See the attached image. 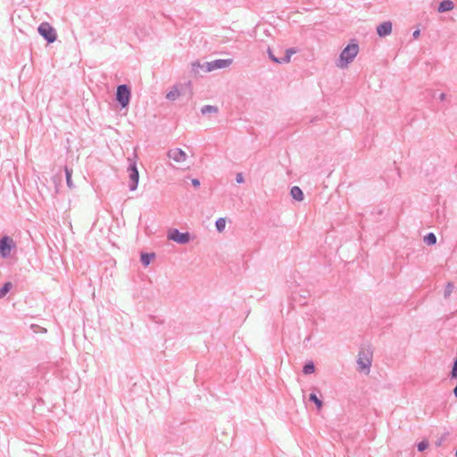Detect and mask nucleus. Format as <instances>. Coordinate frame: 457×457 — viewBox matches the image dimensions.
<instances>
[{"label": "nucleus", "mask_w": 457, "mask_h": 457, "mask_svg": "<svg viewBox=\"0 0 457 457\" xmlns=\"http://www.w3.org/2000/svg\"><path fill=\"white\" fill-rule=\"evenodd\" d=\"M129 167H128V172L129 177V187L130 191H134L137 189L139 180V172L137 168V162L136 161H133L129 158Z\"/></svg>", "instance_id": "7"}, {"label": "nucleus", "mask_w": 457, "mask_h": 457, "mask_svg": "<svg viewBox=\"0 0 457 457\" xmlns=\"http://www.w3.org/2000/svg\"><path fill=\"white\" fill-rule=\"evenodd\" d=\"M211 69L218 70V69H223L226 67H228L232 63L231 59H217L214 61H212Z\"/></svg>", "instance_id": "11"}, {"label": "nucleus", "mask_w": 457, "mask_h": 457, "mask_svg": "<svg viewBox=\"0 0 457 457\" xmlns=\"http://www.w3.org/2000/svg\"><path fill=\"white\" fill-rule=\"evenodd\" d=\"M296 53V49L294 47L287 48L283 57H281L282 63H287L291 60L292 54Z\"/></svg>", "instance_id": "16"}, {"label": "nucleus", "mask_w": 457, "mask_h": 457, "mask_svg": "<svg viewBox=\"0 0 457 457\" xmlns=\"http://www.w3.org/2000/svg\"><path fill=\"white\" fill-rule=\"evenodd\" d=\"M236 181L237 183L238 184H241L245 181L244 179V177H243V174L242 173H237V176H236Z\"/></svg>", "instance_id": "29"}, {"label": "nucleus", "mask_w": 457, "mask_h": 457, "mask_svg": "<svg viewBox=\"0 0 457 457\" xmlns=\"http://www.w3.org/2000/svg\"><path fill=\"white\" fill-rule=\"evenodd\" d=\"M445 96L446 95L445 93H441L438 97L441 101H444L445 99Z\"/></svg>", "instance_id": "33"}, {"label": "nucleus", "mask_w": 457, "mask_h": 457, "mask_svg": "<svg viewBox=\"0 0 457 457\" xmlns=\"http://www.w3.org/2000/svg\"><path fill=\"white\" fill-rule=\"evenodd\" d=\"M218 111H219V109H218L217 106L209 105V104L204 105L201 108V112H202L203 115H205L207 113H217Z\"/></svg>", "instance_id": "18"}, {"label": "nucleus", "mask_w": 457, "mask_h": 457, "mask_svg": "<svg viewBox=\"0 0 457 457\" xmlns=\"http://www.w3.org/2000/svg\"><path fill=\"white\" fill-rule=\"evenodd\" d=\"M453 284L452 282H448L445 288V292H444V295H445V297L447 298L448 296H450V295L452 294L453 290Z\"/></svg>", "instance_id": "25"}, {"label": "nucleus", "mask_w": 457, "mask_h": 457, "mask_svg": "<svg viewBox=\"0 0 457 457\" xmlns=\"http://www.w3.org/2000/svg\"><path fill=\"white\" fill-rule=\"evenodd\" d=\"M372 362V353L370 351L361 350L358 353V370L365 373L370 372Z\"/></svg>", "instance_id": "4"}, {"label": "nucleus", "mask_w": 457, "mask_h": 457, "mask_svg": "<svg viewBox=\"0 0 457 457\" xmlns=\"http://www.w3.org/2000/svg\"><path fill=\"white\" fill-rule=\"evenodd\" d=\"M420 34V29H416V30H414V31H413V33H412V37L416 39V38H418V37H419Z\"/></svg>", "instance_id": "32"}, {"label": "nucleus", "mask_w": 457, "mask_h": 457, "mask_svg": "<svg viewBox=\"0 0 457 457\" xmlns=\"http://www.w3.org/2000/svg\"><path fill=\"white\" fill-rule=\"evenodd\" d=\"M309 400L316 405L318 410H320L322 408L323 402L317 396L315 392L310 394Z\"/></svg>", "instance_id": "17"}, {"label": "nucleus", "mask_w": 457, "mask_h": 457, "mask_svg": "<svg viewBox=\"0 0 457 457\" xmlns=\"http://www.w3.org/2000/svg\"><path fill=\"white\" fill-rule=\"evenodd\" d=\"M385 210L383 208H378L374 212H372V214L374 216H380L384 213Z\"/></svg>", "instance_id": "30"}, {"label": "nucleus", "mask_w": 457, "mask_h": 457, "mask_svg": "<svg viewBox=\"0 0 457 457\" xmlns=\"http://www.w3.org/2000/svg\"><path fill=\"white\" fill-rule=\"evenodd\" d=\"M424 242L428 245H432L436 243V237L434 233L429 232L424 237Z\"/></svg>", "instance_id": "21"}, {"label": "nucleus", "mask_w": 457, "mask_h": 457, "mask_svg": "<svg viewBox=\"0 0 457 457\" xmlns=\"http://www.w3.org/2000/svg\"><path fill=\"white\" fill-rule=\"evenodd\" d=\"M226 226V220L224 218H219L215 221V227L218 232H222Z\"/></svg>", "instance_id": "23"}, {"label": "nucleus", "mask_w": 457, "mask_h": 457, "mask_svg": "<svg viewBox=\"0 0 457 457\" xmlns=\"http://www.w3.org/2000/svg\"><path fill=\"white\" fill-rule=\"evenodd\" d=\"M167 238L179 245H186L191 240L189 232H180L178 228H171L168 231Z\"/></svg>", "instance_id": "6"}, {"label": "nucleus", "mask_w": 457, "mask_h": 457, "mask_svg": "<svg viewBox=\"0 0 457 457\" xmlns=\"http://www.w3.org/2000/svg\"><path fill=\"white\" fill-rule=\"evenodd\" d=\"M168 156L176 162H182L187 159V154L180 148L170 149L168 152Z\"/></svg>", "instance_id": "9"}, {"label": "nucleus", "mask_w": 457, "mask_h": 457, "mask_svg": "<svg viewBox=\"0 0 457 457\" xmlns=\"http://www.w3.org/2000/svg\"><path fill=\"white\" fill-rule=\"evenodd\" d=\"M192 185H193L195 187H199V186H200V181H199V179H192Z\"/></svg>", "instance_id": "31"}, {"label": "nucleus", "mask_w": 457, "mask_h": 457, "mask_svg": "<svg viewBox=\"0 0 457 457\" xmlns=\"http://www.w3.org/2000/svg\"><path fill=\"white\" fill-rule=\"evenodd\" d=\"M64 171H65V177H66V183H67V186L70 187V188H72L74 186H73V183H72V180H71V176H72V170L71 169H69L67 166L64 168Z\"/></svg>", "instance_id": "20"}, {"label": "nucleus", "mask_w": 457, "mask_h": 457, "mask_svg": "<svg viewBox=\"0 0 457 457\" xmlns=\"http://www.w3.org/2000/svg\"><path fill=\"white\" fill-rule=\"evenodd\" d=\"M359 53V45L353 40L348 44L340 53L339 60L337 65L340 68L346 67L350 62L353 61Z\"/></svg>", "instance_id": "1"}, {"label": "nucleus", "mask_w": 457, "mask_h": 457, "mask_svg": "<svg viewBox=\"0 0 457 457\" xmlns=\"http://www.w3.org/2000/svg\"><path fill=\"white\" fill-rule=\"evenodd\" d=\"M310 292L306 289H300L299 291H294L292 293L293 300L302 306L307 303V300L310 297Z\"/></svg>", "instance_id": "8"}, {"label": "nucleus", "mask_w": 457, "mask_h": 457, "mask_svg": "<svg viewBox=\"0 0 457 457\" xmlns=\"http://www.w3.org/2000/svg\"><path fill=\"white\" fill-rule=\"evenodd\" d=\"M155 257L154 253H142L140 256V262L144 266H148L153 259Z\"/></svg>", "instance_id": "15"}, {"label": "nucleus", "mask_w": 457, "mask_h": 457, "mask_svg": "<svg viewBox=\"0 0 457 457\" xmlns=\"http://www.w3.org/2000/svg\"><path fill=\"white\" fill-rule=\"evenodd\" d=\"M268 54H269V57H270V58L274 62H276V63H279V64H281V63H282V62H281V58H278V57H276V56L273 54V53H272V51L270 50V48H269V49H268Z\"/></svg>", "instance_id": "27"}, {"label": "nucleus", "mask_w": 457, "mask_h": 457, "mask_svg": "<svg viewBox=\"0 0 457 457\" xmlns=\"http://www.w3.org/2000/svg\"><path fill=\"white\" fill-rule=\"evenodd\" d=\"M428 447V441H426V440H422V441H420V442L417 445V448H418V451H419V452H423V451H425Z\"/></svg>", "instance_id": "26"}, {"label": "nucleus", "mask_w": 457, "mask_h": 457, "mask_svg": "<svg viewBox=\"0 0 457 457\" xmlns=\"http://www.w3.org/2000/svg\"><path fill=\"white\" fill-rule=\"evenodd\" d=\"M179 95H180V92L179 91L178 87H174L173 89H171L170 92H168V94L166 95V98L170 101H174L179 97Z\"/></svg>", "instance_id": "22"}, {"label": "nucleus", "mask_w": 457, "mask_h": 457, "mask_svg": "<svg viewBox=\"0 0 457 457\" xmlns=\"http://www.w3.org/2000/svg\"><path fill=\"white\" fill-rule=\"evenodd\" d=\"M453 7H454V4H453V1H451V0H443L442 2L439 3V5L437 7V11L439 12H445L453 10Z\"/></svg>", "instance_id": "14"}, {"label": "nucleus", "mask_w": 457, "mask_h": 457, "mask_svg": "<svg viewBox=\"0 0 457 457\" xmlns=\"http://www.w3.org/2000/svg\"><path fill=\"white\" fill-rule=\"evenodd\" d=\"M12 288V283L6 282L0 288V298L4 297Z\"/></svg>", "instance_id": "24"}, {"label": "nucleus", "mask_w": 457, "mask_h": 457, "mask_svg": "<svg viewBox=\"0 0 457 457\" xmlns=\"http://www.w3.org/2000/svg\"><path fill=\"white\" fill-rule=\"evenodd\" d=\"M131 97L130 87L126 85H119L116 91V101L120 104L122 108L129 105Z\"/></svg>", "instance_id": "3"}, {"label": "nucleus", "mask_w": 457, "mask_h": 457, "mask_svg": "<svg viewBox=\"0 0 457 457\" xmlns=\"http://www.w3.org/2000/svg\"><path fill=\"white\" fill-rule=\"evenodd\" d=\"M290 195L292 196L293 199L298 202L303 201L304 196L303 190L297 186H294L291 187Z\"/></svg>", "instance_id": "13"}, {"label": "nucleus", "mask_w": 457, "mask_h": 457, "mask_svg": "<svg viewBox=\"0 0 457 457\" xmlns=\"http://www.w3.org/2000/svg\"><path fill=\"white\" fill-rule=\"evenodd\" d=\"M315 371V365L312 361L306 362L303 367V372L305 375L312 374Z\"/></svg>", "instance_id": "19"}, {"label": "nucleus", "mask_w": 457, "mask_h": 457, "mask_svg": "<svg viewBox=\"0 0 457 457\" xmlns=\"http://www.w3.org/2000/svg\"><path fill=\"white\" fill-rule=\"evenodd\" d=\"M17 245L13 238L9 236H3L0 238V256L6 259L11 256L12 250L16 249Z\"/></svg>", "instance_id": "2"}, {"label": "nucleus", "mask_w": 457, "mask_h": 457, "mask_svg": "<svg viewBox=\"0 0 457 457\" xmlns=\"http://www.w3.org/2000/svg\"><path fill=\"white\" fill-rule=\"evenodd\" d=\"M37 31L49 44L54 43L57 38L55 29L48 22L41 23L37 28Z\"/></svg>", "instance_id": "5"}, {"label": "nucleus", "mask_w": 457, "mask_h": 457, "mask_svg": "<svg viewBox=\"0 0 457 457\" xmlns=\"http://www.w3.org/2000/svg\"><path fill=\"white\" fill-rule=\"evenodd\" d=\"M455 457H457V449H456V452H455Z\"/></svg>", "instance_id": "34"}, {"label": "nucleus", "mask_w": 457, "mask_h": 457, "mask_svg": "<svg viewBox=\"0 0 457 457\" xmlns=\"http://www.w3.org/2000/svg\"><path fill=\"white\" fill-rule=\"evenodd\" d=\"M392 32V22L384 21L377 27V33L379 37H384L390 35Z\"/></svg>", "instance_id": "10"}, {"label": "nucleus", "mask_w": 457, "mask_h": 457, "mask_svg": "<svg viewBox=\"0 0 457 457\" xmlns=\"http://www.w3.org/2000/svg\"><path fill=\"white\" fill-rule=\"evenodd\" d=\"M447 433L445 434L443 436H441L438 440L436 441V446H440L442 445V443L446 439V436H447Z\"/></svg>", "instance_id": "28"}, {"label": "nucleus", "mask_w": 457, "mask_h": 457, "mask_svg": "<svg viewBox=\"0 0 457 457\" xmlns=\"http://www.w3.org/2000/svg\"><path fill=\"white\" fill-rule=\"evenodd\" d=\"M212 62H206L204 64H201L199 62H194L192 63V72L196 74L199 69L204 70L206 72L212 71L213 69H211Z\"/></svg>", "instance_id": "12"}]
</instances>
